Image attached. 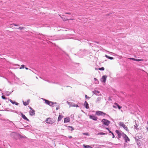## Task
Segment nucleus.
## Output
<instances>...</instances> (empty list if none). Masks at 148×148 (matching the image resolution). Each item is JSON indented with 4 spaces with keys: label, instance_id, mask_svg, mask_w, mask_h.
<instances>
[{
    "label": "nucleus",
    "instance_id": "45",
    "mask_svg": "<svg viewBox=\"0 0 148 148\" xmlns=\"http://www.w3.org/2000/svg\"><path fill=\"white\" fill-rule=\"evenodd\" d=\"M75 106L77 107L78 106V105H76Z\"/></svg>",
    "mask_w": 148,
    "mask_h": 148
},
{
    "label": "nucleus",
    "instance_id": "2",
    "mask_svg": "<svg viewBox=\"0 0 148 148\" xmlns=\"http://www.w3.org/2000/svg\"><path fill=\"white\" fill-rule=\"evenodd\" d=\"M122 136L124 139L125 140V141L127 143V141H130V138L127 136V135L125 134L124 133L122 132Z\"/></svg>",
    "mask_w": 148,
    "mask_h": 148
},
{
    "label": "nucleus",
    "instance_id": "37",
    "mask_svg": "<svg viewBox=\"0 0 148 148\" xmlns=\"http://www.w3.org/2000/svg\"><path fill=\"white\" fill-rule=\"evenodd\" d=\"M59 109V107H58H58H57V108H56V110H58V109Z\"/></svg>",
    "mask_w": 148,
    "mask_h": 148
},
{
    "label": "nucleus",
    "instance_id": "11",
    "mask_svg": "<svg viewBox=\"0 0 148 148\" xmlns=\"http://www.w3.org/2000/svg\"><path fill=\"white\" fill-rule=\"evenodd\" d=\"M22 115V117L24 119L27 121H29V120L26 117L25 115L23 114H21Z\"/></svg>",
    "mask_w": 148,
    "mask_h": 148
},
{
    "label": "nucleus",
    "instance_id": "39",
    "mask_svg": "<svg viewBox=\"0 0 148 148\" xmlns=\"http://www.w3.org/2000/svg\"><path fill=\"white\" fill-rule=\"evenodd\" d=\"M94 79L95 81H97V79L96 78H94Z\"/></svg>",
    "mask_w": 148,
    "mask_h": 148
},
{
    "label": "nucleus",
    "instance_id": "34",
    "mask_svg": "<svg viewBox=\"0 0 148 148\" xmlns=\"http://www.w3.org/2000/svg\"><path fill=\"white\" fill-rule=\"evenodd\" d=\"M65 14H71V13L70 12H66V13H65Z\"/></svg>",
    "mask_w": 148,
    "mask_h": 148
},
{
    "label": "nucleus",
    "instance_id": "24",
    "mask_svg": "<svg viewBox=\"0 0 148 148\" xmlns=\"http://www.w3.org/2000/svg\"><path fill=\"white\" fill-rule=\"evenodd\" d=\"M11 25H14L15 26H18L19 25H17V24H15V23L12 24H11Z\"/></svg>",
    "mask_w": 148,
    "mask_h": 148
},
{
    "label": "nucleus",
    "instance_id": "30",
    "mask_svg": "<svg viewBox=\"0 0 148 148\" xmlns=\"http://www.w3.org/2000/svg\"><path fill=\"white\" fill-rule=\"evenodd\" d=\"M10 101L13 104H14V102L13 101H12L11 99H10Z\"/></svg>",
    "mask_w": 148,
    "mask_h": 148
},
{
    "label": "nucleus",
    "instance_id": "42",
    "mask_svg": "<svg viewBox=\"0 0 148 148\" xmlns=\"http://www.w3.org/2000/svg\"><path fill=\"white\" fill-rule=\"evenodd\" d=\"M25 69H26V70H28V69L27 68V67H25Z\"/></svg>",
    "mask_w": 148,
    "mask_h": 148
},
{
    "label": "nucleus",
    "instance_id": "46",
    "mask_svg": "<svg viewBox=\"0 0 148 148\" xmlns=\"http://www.w3.org/2000/svg\"><path fill=\"white\" fill-rule=\"evenodd\" d=\"M106 51H107V52H109V51H106Z\"/></svg>",
    "mask_w": 148,
    "mask_h": 148
},
{
    "label": "nucleus",
    "instance_id": "14",
    "mask_svg": "<svg viewBox=\"0 0 148 148\" xmlns=\"http://www.w3.org/2000/svg\"><path fill=\"white\" fill-rule=\"evenodd\" d=\"M84 105L87 109L89 108L88 104L86 101H85Z\"/></svg>",
    "mask_w": 148,
    "mask_h": 148
},
{
    "label": "nucleus",
    "instance_id": "18",
    "mask_svg": "<svg viewBox=\"0 0 148 148\" xmlns=\"http://www.w3.org/2000/svg\"><path fill=\"white\" fill-rule=\"evenodd\" d=\"M43 99L44 101H45V103H46L48 105L50 101L48 100H47L46 99Z\"/></svg>",
    "mask_w": 148,
    "mask_h": 148
},
{
    "label": "nucleus",
    "instance_id": "32",
    "mask_svg": "<svg viewBox=\"0 0 148 148\" xmlns=\"http://www.w3.org/2000/svg\"><path fill=\"white\" fill-rule=\"evenodd\" d=\"M112 138H114V137H115V136H114V134L113 133H112Z\"/></svg>",
    "mask_w": 148,
    "mask_h": 148
},
{
    "label": "nucleus",
    "instance_id": "28",
    "mask_svg": "<svg viewBox=\"0 0 148 148\" xmlns=\"http://www.w3.org/2000/svg\"><path fill=\"white\" fill-rule=\"evenodd\" d=\"M143 60H141V59H136V61H143Z\"/></svg>",
    "mask_w": 148,
    "mask_h": 148
},
{
    "label": "nucleus",
    "instance_id": "22",
    "mask_svg": "<svg viewBox=\"0 0 148 148\" xmlns=\"http://www.w3.org/2000/svg\"><path fill=\"white\" fill-rule=\"evenodd\" d=\"M104 68L103 67H102L101 68H99L98 69L100 70L103 71L104 70Z\"/></svg>",
    "mask_w": 148,
    "mask_h": 148
},
{
    "label": "nucleus",
    "instance_id": "9",
    "mask_svg": "<svg viewBox=\"0 0 148 148\" xmlns=\"http://www.w3.org/2000/svg\"><path fill=\"white\" fill-rule=\"evenodd\" d=\"M89 118L92 120L96 121L97 119V117L93 115H90L89 116Z\"/></svg>",
    "mask_w": 148,
    "mask_h": 148
},
{
    "label": "nucleus",
    "instance_id": "17",
    "mask_svg": "<svg viewBox=\"0 0 148 148\" xmlns=\"http://www.w3.org/2000/svg\"><path fill=\"white\" fill-rule=\"evenodd\" d=\"M105 56L106 58H108L110 60H113L114 59V58L113 57H109V56H108V55H105Z\"/></svg>",
    "mask_w": 148,
    "mask_h": 148
},
{
    "label": "nucleus",
    "instance_id": "21",
    "mask_svg": "<svg viewBox=\"0 0 148 148\" xmlns=\"http://www.w3.org/2000/svg\"><path fill=\"white\" fill-rule=\"evenodd\" d=\"M97 135H105V134L103 132H100L98 133Z\"/></svg>",
    "mask_w": 148,
    "mask_h": 148
},
{
    "label": "nucleus",
    "instance_id": "27",
    "mask_svg": "<svg viewBox=\"0 0 148 148\" xmlns=\"http://www.w3.org/2000/svg\"><path fill=\"white\" fill-rule=\"evenodd\" d=\"M3 99H6V98L4 96H2L1 97Z\"/></svg>",
    "mask_w": 148,
    "mask_h": 148
},
{
    "label": "nucleus",
    "instance_id": "31",
    "mask_svg": "<svg viewBox=\"0 0 148 148\" xmlns=\"http://www.w3.org/2000/svg\"><path fill=\"white\" fill-rule=\"evenodd\" d=\"M69 127L71 128V130L72 131L74 130V128L72 127L69 126Z\"/></svg>",
    "mask_w": 148,
    "mask_h": 148
},
{
    "label": "nucleus",
    "instance_id": "20",
    "mask_svg": "<svg viewBox=\"0 0 148 148\" xmlns=\"http://www.w3.org/2000/svg\"><path fill=\"white\" fill-rule=\"evenodd\" d=\"M24 28H25L23 27H20L18 28H17L16 29H19L22 30Z\"/></svg>",
    "mask_w": 148,
    "mask_h": 148
},
{
    "label": "nucleus",
    "instance_id": "1",
    "mask_svg": "<svg viewBox=\"0 0 148 148\" xmlns=\"http://www.w3.org/2000/svg\"><path fill=\"white\" fill-rule=\"evenodd\" d=\"M46 122L47 123L51 124H52L54 123V121H53V119L50 118L47 119L46 120Z\"/></svg>",
    "mask_w": 148,
    "mask_h": 148
},
{
    "label": "nucleus",
    "instance_id": "3",
    "mask_svg": "<svg viewBox=\"0 0 148 148\" xmlns=\"http://www.w3.org/2000/svg\"><path fill=\"white\" fill-rule=\"evenodd\" d=\"M102 122L103 123V124L106 125H108L110 123V121L106 119H103L102 120Z\"/></svg>",
    "mask_w": 148,
    "mask_h": 148
},
{
    "label": "nucleus",
    "instance_id": "38",
    "mask_svg": "<svg viewBox=\"0 0 148 148\" xmlns=\"http://www.w3.org/2000/svg\"><path fill=\"white\" fill-rule=\"evenodd\" d=\"M11 26V27H10L11 28H12L13 27V25H10Z\"/></svg>",
    "mask_w": 148,
    "mask_h": 148
},
{
    "label": "nucleus",
    "instance_id": "12",
    "mask_svg": "<svg viewBox=\"0 0 148 148\" xmlns=\"http://www.w3.org/2000/svg\"><path fill=\"white\" fill-rule=\"evenodd\" d=\"M29 100H27V101L24 102V101H23V104L25 106H27V105H28L29 104Z\"/></svg>",
    "mask_w": 148,
    "mask_h": 148
},
{
    "label": "nucleus",
    "instance_id": "19",
    "mask_svg": "<svg viewBox=\"0 0 148 148\" xmlns=\"http://www.w3.org/2000/svg\"><path fill=\"white\" fill-rule=\"evenodd\" d=\"M83 146L85 148H89L91 147H90V146L89 145H83Z\"/></svg>",
    "mask_w": 148,
    "mask_h": 148
},
{
    "label": "nucleus",
    "instance_id": "23",
    "mask_svg": "<svg viewBox=\"0 0 148 148\" xmlns=\"http://www.w3.org/2000/svg\"><path fill=\"white\" fill-rule=\"evenodd\" d=\"M25 67V65H21V67H20V69H23Z\"/></svg>",
    "mask_w": 148,
    "mask_h": 148
},
{
    "label": "nucleus",
    "instance_id": "29",
    "mask_svg": "<svg viewBox=\"0 0 148 148\" xmlns=\"http://www.w3.org/2000/svg\"><path fill=\"white\" fill-rule=\"evenodd\" d=\"M114 104L117 106V107L119 105L117 103H114Z\"/></svg>",
    "mask_w": 148,
    "mask_h": 148
},
{
    "label": "nucleus",
    "instance_id": "47",
    "mask_svg": "<svg viewBox=\"0 0 148 148\" xmlns=\"http://www.w3.org/2000/svg\"><path fill=\"white\" fill-rule=\"evenodd\" d=\"M70 20H72V19H70Z\"/></svg>",
    "mask_w": 148,
    "mask_h": 148
},
{
    "label": "nucleus",
    "instance_id": "8",
    "mask_svg": "<svg viewBox=\"0 0 148 148\" xmlns=\"http://www.w3.org/2000/svg\"><path fill=\"white\" fill-rule=\"evenodd\" d=\"M107 76L106 75H103L102 76L101 79V81L103 83H105L106 79Z\"/></svg>",
    "mask_w": 148,
    "mask_h": 148
},
{
    "label": "nucleus",
    "instance_id": "43",
    "mask_svg": "<svg viewBox=\"0 0 148 148\" xmlns=\"http://www.w3.org/2000/svg\"><path fill=\"white\" fill-rule=\"evenodd\" d=\"M106 129L108 130V131L109 130L108 129V128H106Z\"/></svg>",
    "mask_w": 148,
    "mask_h": 148
},
{
    "label": "nucleus",
    "instance_id": "5",
    "mask_svg": "<svg viewBox=\"0 0 148 148\" xmlns=\"http://www.w3.org/2000/svg\"><path fill=\"white\" fill-rule=\"evenodd\" d=\"M115 132L118 135V138H121V136H122V133L120 132L119 130H116Z\"/></svg>",
    "mask_w": 148,
    "mask_h": 148
},
{
    "label": "nucleus",
    "instance_id": "36",
    "mask_svg": "<svg viewBox=\"0 0 148 148\" xmlns=\"http://www.w3.org/2000/svg\"><path fill=\"white\" fill-rule=\"evenodd\" d=\"M138 125H137V124H136V125H135V127H136V128H137V127Z\"/></svg>",
    "mask_w": 148,
    "mask_h": 148
},
{
    "label": "nucleus",
    "instance_id": "6",
    "mask_svg": "<svg viewBox=\"0 0 148 148\" xmlns=\"http://www.w3.org/2000/svg\"><path fill=\"white\" fill-rule=\"evenodd\" d=\"M30 110L29 112L30 114L31 115H34L35 114V111L31 107L29 108Z\"/></svg>",
    "mask_w": 148,
    "mask_h": 148
},
{
    "label": "nucleus",
    "instance_id": "35",
    "mask_svg": "<svg viewBox=\"0 0 148 148\" xmlns=\"http://www.w3.org/2000/svg\"><path fill=\"white\" fill-rule=\"evenodd\" d=\"M85 98L86 99L87 98H89V97H87V95H85Z\"/></svg>",
    "mask_w": 148,
    "mask_h": 148
},
{
    "label": "nucleus",
    "instance_id": "10",
    "mask_svg": "<svg viewBox=\"0 0 148 148\" xmlns=\"http://www.w3.org/2000/svg\"><path fill=\"white\" fill-rule=\"evenodd\" d=\"M70 121V119L68 117H66L64 119V123H67L68 122H69Z\"/></svg>",
    "mask_w": 148,
    "mask_h": 148
},
{
    "label": "nucleus",
    "instance_id": "4",
    "mask_svg": "<svg viewBox=\"0 0 148 148\" xmlns=\"http://www.w3.org/2000/svg\"><path fill=\"white\" fill-rule=\"evenodd\" d=\"M96 114L97 115H103L104 116L106 115V114L102 112L97 111H96Z\"/></svg>",
    "mask_w": 148,
    "mask_h": 148
},
{
    "label": "nucleus",
    "instance_id": "15",
    "mask_svg": "<svg viewBox=\"0 0 148 148\" xmlns=\"http://www.w3.org/2000/svg\"><path fill=\"white\" fill-rule=\"evenodd\" d=\"M61 18L64 21H66L68 20V19L66 17L61 16Z\"/></svg>",
    "mask_w": 148,
    "mask_h": 148
},
{
    "label": "nucleus",
    "instance_id": "25",
    "mask_svg": "<svg viewBox=\"0 0 148 148\" xmlns=\"http://www.w3.org/2000/svg\"><path fill=\"white\" fill-rule=\"evenodd\" d=\"M129 59H130V60H134V61H136V59L134 58H128Z\"/></svg>",
    "mask_w": 148,
    "mask_h": 148
},
{
    "label": "nucleus",
    "instance_id": "40",
    "mask_svg": "<svg viewBox=\"0 0 148 148\" xmlns=\"http://www.w3.org/2000/svg\"><path fill=\"white\" fill-rule=\"evenodd\" d=\"M69 137L70 138H72V136H69Z\"/></svg>",
    "mask_w": 148,
    "mask_h": 148
},
{
    "label": "nucleus",
    "instance_id": "13",
    "mask_svg": "<svg viewBox=\"0 0 148 148\" xmlns=\"http://www.w3.org/2000/svg\"><path fill=\"white\" fill-rule=\"evenodd\" d=\"M63 117V116L62 115H60L58 116V121H60L62 119Z\"/></svg>",
    "mask_w": 148,
    "mask_h": 148
},
{
    "label": "nucleus",
    "instance_id": "44",
    "mask_svg": "<svg viewBox=\"0 0 148 148\" xmlns=\"http://www.w3.org/2000/svg\"><path fill=\"white\" fill-rule=\"evenodd\" d=\"M113 107L114 108H116V107H115L114 106H113Z\"/></svg>",
    "mask_w": 148,
    "mask_h": 148
},
{
    "label": "nucleus",
    "instance_id": "16",
    "mask_svg": "<svg viewBox=\"0 0 148 148\" xmlns=\"http://www.w3.org/2000/svg\"><path fill=\"white\" fill-rule=\"evenodd\" d=\"M56 103H54L53 102H52L51 101H50L49 102V103L48 104V105H49L50 106H53V104H56Z\"/></svg>",
    "mask_w": 148,
    "mask_h": 148
},
{
    "label": "nucleus",
    "instance_id": "41",
    "mask_svg": "<svg viewBox=\"0 0 148 148\" xmlns=\"http://www.w3.org/2000/svg\"><path fill=\"white\" fill-rule=\"evenodd\" d=\"M109 132L110 133L112 134V132H111V131H110V130H109Z\"/></svg>",
    "mask_w": 148,
    "mask_h": 148
},
{
    "label": "nucleus",
    "instance_id": "26",
    "mask_svg": "<svg viewBox=\"0 0 148 148\" xmlns=\"http://www.w3.org/2000/svg\"><path fill=\"white\" fill-rule=\"evenodd\" d=\"M83 134L86 135V136H89V134L88 133H83Z\"/></svg>",
    "mask_w": 148,
    "mask_h": 148
},
{
    "label": "nucleus",
    "instance_id": "33",
    "mask_svg": "<svg viewBox=\"0 0 148 148\" xmlns=\"http://www.w3.org/2000/svg\"><path fill=\"white\" fill-rule=\"evenodd\" d=\"M118 108L119 109H120L121 108V107L120 106H118Z\"/></svg>",
    "mask_w": 148,
    "mask_h": 148
},
{
    "label": "nucleus",
    "instance_id": "7",
    "mask_svg": "<svg viewBox=\"0 0 148 148\" xmlns=\"http://www.w3.org/2000/svg\"><path fill=\"white\" fill-rule=\"evenodd\" d=\"M120 126H122L125 130H127V127L126 126L125 124L123 122H120L119 124Z\"/></svg>",
    "mask_w": 148,
    "mask_h": 148
}]
</instances>
